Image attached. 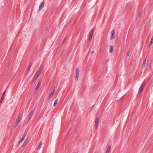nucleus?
Here are the masks:
<instances>
[{
  "instance_id": "f257e3e1",
  "label": "nucleus",
  "mask_w": 153,
  "mask_h": 153,
  "mask_svg": "<svg viewBox=\"0 0 153 153\" xmlns=\"http://www.w3.org/2000/svg\"><path fill=\"white\" fill-rule=\"evenodd\" d=\"M79 70L78 68H76L75 69V80L77 81L78 79L79 76Z\"/></svg>"
},
{
  "instance_id": "f03ea898",
  "label": "nucleus",
  "mask_w": 153,
  "mask_h": 153,
  "mask_svg": "<svg viewBox=\"0 0 153 153\" xmlns=\"http://www.w3.org/2000/svg\"><path fill=\"white\" fill-rule=\"evenodd\" d=\"M22 117V114H20L19 115L18 118L17 120L15 122V127H16L17 125L18 124L20 120V119H21V118Z\"/></svg>"
},
{
  "instance_id": "7ed1b4c3",
  "label": "nucleus",
  "mask_w": 153,
  "mask_h": 153,
  "mask_svg": "<svg viewBox=\"0 0 153 153\" xmlns=\"http://www.w3.org/2000/svg\"><path fill=\"white\" fill-rule=\"evenodd\" d=\"M39 74L36 72V74L35 75V76H34L32 79V83H33L35 81V80H36V79L38 77Z\"/></svg>"
},
{
  "instance_id": "20e7f679",
  "label": "nucleus",
  "mask_w": 153,
  "mask_h": 153,
  "mask_svg": "<svg viewBox=\"0 0 153 153\" xmlns=\"http://www.w3.org/2000/svg\"><path fill=\"white\" fill-rule=\"evenodd\" d=\"M115 38V31L114 30H113L111 32V36L110 39H113Z\"/></svg>"
},
{
  "instance_id": "39448f33",
  "label": "nucleus",
  "mask_w": 153,
  "mask_h": 153,
  "mask_svg": "<svg viewBox=\"0 0 153 153\" xmlns=\"http://www.w3.org/2000/svg\"><path fill=\"white\" fill-rule=\"evenodd\" d=\"M145 86L144 83H143L141 86L140 87L138 91V94H140L141 92Z\"/></svg>"
},
{
  "instance_id": "423d86ee",
  "label": "nucleus",
  "mask_w": 153,
  "mask_h": 153,
  "mask_svg": "<svg viewBox=\"0 0 153 153\" xmlns=\"http://www.w3.org/2000/svg\"><path fill=\"white\" fill-rule=\"evenodd\" d=\"M29 141V139L28 137H27L25 140L23 144L22 145V147H25L26 146V145L27 144Z\"/></svg>"
},
{
  "instance_id": "0eeeda50",
  "label": "nucleus",
  "mask_w": 153,
  "mask_h": 153,
  "mask_svg": "<svg viewBox=\"0 0 153 153\" xmlns=\"http://www.w3.org/2000/svg\"><path fill=\"white\" fill-rule=\"evenodd\" d=\"M99 123V119L98 118H97L96 119L94 127L95 129H96L97 128V126Z\"/></svg>"
},
{
  "instance_id": "6e6552de",
  "label": "nucleus",
  "mask_w": 153,
  "mask_h": 153,
  "mask_svg": "<svg viewBox=\"0 0 153 153\" xmlns=\"http://www.w3.org/2000/svg\"><path fill=\"white\" fill-rule=\"evenodd\" d=\"M44 2H42L40 3L39 7V10H41L42 8L44 7Z\"/></svg>"
},
{
  "instance_id": "1a4fd4ad",
  "label": "nucleus",
  "mask_w": 153,
  "mask_h": 153,
  "mask_svg": "<svg viewBox=\"0 0 153 153\" xmlns=\"http://www.w3.org/2000/svg\"><path fill=\"white\" fill-rule=\"evenodd\" d=\"M146 58L144 59V61H143V63L142 64V65H141V68H144L145 67V65L146 64Z\"/></svg>"
},
{
  "instance_id": "9d476101",
  "label": "nucleus",
  "mask_w": 153,
  "mask_h": 153,
  "mask_svg": "<svg viewBox=\"0 0 153 153\" xmlns=\"http://www.w3.org/2000/svg\"><path fill=\"white\" fill-rule=\"evenodd\" d=\"M114 46L113 45H110L109 52L111 53L113 52L114 50Z\"/></svg>"
},
{
  "instance_id": "9b49d317",
  "label": "nucleus",
  "mask_w": 153,
  "mask_h": 153,
  "mask_svg": "<svg viewBox=\"0 0 153 153\" xmlns=\"http://www.w3.org/2000/svg\"><path fill=\"white\" fill-rule=\"evenodd\" d=\"M33 112H34L32 110L30 112V114L29 115V117H28L29 120H30L31 119V118L32 117V116L33 115Z\"/></svg>"
},
{
  "instance_id": "f8f14e48",
  "label": "nucleus",
  "mask_w": 153,
  "mask_h": 153,
  "mask_svg": "<svg viewBox=\"0 0 153 153\" xmlns=\"http://www.w3.org/2000/svg\"><path fill=\"white\" fill-rule=\"evenodd\" d=\"M153 42V36H152V37L151 41L149 44V47H150L152 45Z\"/></svg>"
},
{
  "instance_id": "ddd939ff",
  "label": "nucleus",
  "mask_w": 153,
  "mask_h": 153,
  "mask_svg": "<svg viewBox=\"0 0 153 153\" xmlns=\"http://www.w3.org/2000/svg\"><path fill=\"white\" fill-rule=\"evenodd\" d=\"M94 29H92L90 32V35H91L92 36L93 33L94 32Z\"/></svg>"
},
{
  "instance_id": "4468645a",
  "label": "nucleus",
  "mask_w": 153,
  "mask_h": 153,
  "mask_svg": "<svg viewBox=\"0 0 153 153\" xmlns=\"http://www.w3.org/2000/svg\"><path fill=\"white\" fill-rule=\"evenodd\" d=\"M111 149V146H109L108 147V148L106 151V153H109Z\"/></svg>"
},
{
  "instance_id": "2eb2a0df",
  "label": "nucleus",
  "mask_w": 153,
  "mask_h": 153,
  "mask_svg": "<svg viewBox=\"0 0 153 153\" xmlns=\"http://www.w3.org/2000/svg\"><path fill=\"white\" fill-rule=\"evenodd\" d=\"M54 92H53V91H52L49 96V98H51V97L54 94Z\"/></svg>"
},
{
  "instance_id": "dca6fc26",
  "label": "nucleus",
  "mask_w": 153,
  "mask_h": 153,
  "mask_svg": "<svg viewBox=\"0 0 153 153\" xmlns=\"http://www.w3.org/2000/svg\"><path fill=\"white\" fill-rule=\"evenodd\" d=\"M42 143L41 141H40L39 143V145L38 147L37 150H38L40 149L41 147V145H42Z\"/></svg>"
},
{
  "instance_id": "f3484780",
  "label": "nucleus",
  "mask_w": 153,
  "mask_h": 153,
  "mask_svg": "<svg viewBox=\"0 0 153 153\" xmlns=\"http://www.w3.org/2000/svg\"><path fill=\"white\" fill-rule=\"evenodd\" d=\"M31 65H32V64H30L28 67V69H27V71H26V72H27V73L28 71H29L30 68V67H31Z\"/></svg>"
},
{
  "instance_id": "a211bd4d",
  "label": "nucleus",
  "mask_w": 153,
  "mask_h": 153,
  "mask_svg": "<svg viewBox=\"0 0 153 153\" xmlns=\"http://www.w3.org/2000/svg\"><path fill=\"white\" fill-rule=\"evenodd\" d=\"M41 82V80H40L39 81V82H38V84H37L36 87L37 88H39V87L40 86V83Z\"/></svg>"
},
{
  "instance_id": "6ab92c4d",
  "label": "nucleus",
  "mask_w": 153,
  "mask_h": 153,
  "mask_svg": "<svg viewBox=\"0 0 153 153\" xmlns=\"http://www.w3.org/2000/svg\"><path fill=\"white\" fill-rule=\"evenodd\" d=\"M42 70V68L40 67L39 68L37 71H36V73L40 74L41 73V71Z\"/></svg>"
},
{
  "instance_id": "aec40b11",
  "label": "nucleus",
  "mask_w": 153,
  "mask_h": 153,
  "mask_svg": "<svg viewBox=\"0 0 153 153\" xmlns=\"http://www.w3.org/2000/svg\"><path fill=\"white\" fill-rule=\"evenodd\" d=\"M57 103H58V100H57V99H56L54 101V103L53 104V106H56V105L57 104Z\"/></svg>"
},
{
  "instance_id": "412c9836",
  "label": "nucleus",
  "mask_w": 153,
  "mask_h": 153,
  "mask_svg": "<svg viewBox=\"0 0 153 153\" xmlns=\"http://www.w3.org/2000/svg\"><path fill=\"white\" fill-rule=\"evenodd\" d=\"M4 98V97L2 96V97L1 98V100H0V105L1 104L2 102L3 101Z\"/></svg>"
},
{
  "instance_id": "4be33fe9",
  "label": "nucleus",
  "mask_w": 153,
  "mask_h": 153,
  "mask_svg": "<svg viewBox=\"0 0 153 153\" xmlns=\"http://www.w3.org/2000/svg\"><path fill=\"white\" fill-rule=\"evenodd\" d=\"M92 36L89 35V36L88 37V39L90 40L91 39Z\"/></svg>"
},
{
  "instance_id": "5701e85b",
  "label": "nucleus",
  "mask_w": 153,
  "mask_h": 153,
  "mask_svg": "<svg viewBox=\"0 0 153 153\" xmlns=\"http://www.w3.org/2000/svg\"><path fill=\"white\" fill-rule=\"evenodd\" d=\"M66 39H67L66 38H65V39H64V40H63V42H62V44H64V42H65V41H66Z\"/></svg>"
},
{
  "instance_id": "b1692460",
  "label": "nucleus",
  "mask_w": 153,
  "mask_h": 153,
  "mask_svg": "<svg viewBox=\"0 0 153 153\" xmlns=\"http://www.w3.org/2000/svg\"><path fill=\"white\" fill-rule=\"evenodd\" d=\"M6 91L5 90L4 92L3 93V94H2V97H4V94H5V93L6 92Z\"/></svg>"
},
{
  "instance_id": "393cba45",
  "label": "nucleus",
  "mask_w": 153,
  "mask_h": 153,
  "mask_svg": "<svg viewBox=\"0 0 153 153\" xmlns=\"http://www.w3.org/2000/svg\"><path fill=\"white\" fill-rule=\"evenodd\" d=\"M127 55L128 56H129L130 55V52H128L127 53Z\"/></svg>"
},
{
  "instance_id": "a878e982",
  "label": "nucleus",
  "mask_w": 153,
  "mask_h": 153,
  "mask_svg": "<svg viewBox=\"0 0 153 153\" xmlns=\"http://www.w3.org/2000/svg\"><path fill=\"white\" fill-rule=\"evenodd\" d=\"M26 135V134L25 133V134H24L22 137H23L24 138H25V137Z\"/></svg>"
},
{
  "instance_id": "bb28decb",
  "label": "nucleus",
  "mask_w": 153,
  "mask_h": 153,
  "mask_svg": "<svg viewBox=\"0 0 153 153\" xmlns=\"http://www.w3.org/2000/svg\"><path fill=\"white\" fill-rule=\"evenodd\" d=\"M38 88H36H36H35V90H34L35 91H36L38 90Z\"/></svg>"
},
{
  "instance_id": "cd10ccee",
  "label": "nucleus",
  "mask_w": 153,
  "mask_h": 153,
  "mask_svg": "<svg viewBox=\"0 0 153 153\" xmlns=\"http://www.w3.org/2000/svg\"><path fill=\"white\" fill-rule=\"evenodd\" d=\"M25 138H24L23 137H22V138L21 139V141H23L24 139Z\"/></svg>"
},
{
  "instance_id": "c85d7f7f",
  "label": "nucleus",
  "mask_w": 153,
  "mask_h": 153,
  "mask_svg": "<svg viewBox=\"0 0 153 153\" xmlns=\"http://www.w3.org/2000/svg\"><path fill=\"white\" fill-rule=\"evenodd\" d=\"M94 53V51H92L91 52V54H93Z\"/></svg>"
},
{
  "instance_id": "c756f323",
  "label": "nucleus",
  "mask_w": 153,
  "mask_h": 153,
  "mask_svg": "<svg viewBox=\"0 0 153 153\" xmlns=\"http://www.w3.org/2000/svg\"><path fill=\"white\" fill-rule=\"evenodd\" d=\"M22 141H21V140H20L19 142H18V143H20V142H21Z\"/></svg>"
},
{
  "instance_id": "7c9ffc66",
  "label": "nucleus",
  "mask_w": 153,
  "mask_h": 153,
  "mask_svg": "<svg viewBox=\"0 0 153 153\" xmlns=\"http://www.w3.org/2000/svg\"><path fill=\"white\" fill-rule=\"evenodd\" d=\"M142 15V14L141 13H140V14H139L140 17H141V16Z\"/></svg>"
},
{
  "instance_id": "2f4dec72",
  "label": "nucleus",
  "mask_w": 153,
  "mask_h": 153,
  "mask_svg": "<svg viewBox=\"0 0 153 153\" xmlns=\"http://www.w3.org/2000/svg\"><path fill=\"white\" fill-rule=\"evenodd\" d=\"M55 90V88H54V89H53V90L52 91H53V92H54V91Z\"/></svg>"
}]
</instances>
